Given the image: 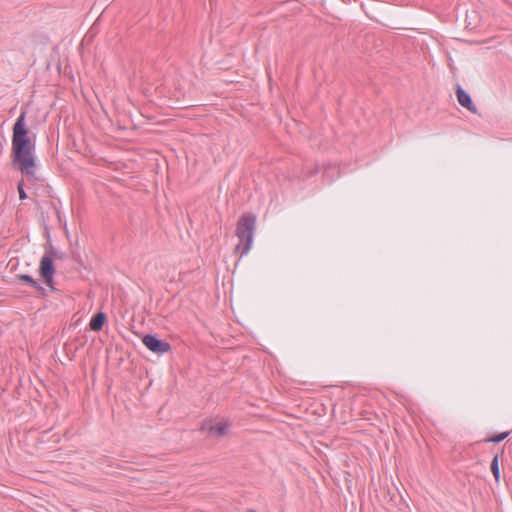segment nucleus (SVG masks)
<instances>
[{
    "label": "nucleus",
    "mask_w": 512,
    "mask_h": 512,
    "mask_svg": "<svg viewBox=\"0 0 512 512\" xmlns=\"http://www.w3.org/2000/svg\"><path fill=\"white\" fill-rule=\"evenodd\" d=\"M142 342L150 351L157 354L167 353L171 349V345L168 342L160 340L151 334L145 335L142 338Z\"/></svg>",
    "instance_id": "nucleus-4"
},
{
    "label": "nucleus",
    "mask_w": 512,
    "mask_h": 512,
    "mask_svg": "<svg viewBox=\"0 0 512 512\" xmlns=\"http://www.w3.org/2000/svg\"><path fill=\"white\" fill-rule=\"evenodd\" d=\"M491 471L495 477L496 481L500 479V469H499V461L498 456H495L491 461Z\"/></svg>",
    "instance_id": "nucleus-9"
},
{
    "label": "nucleus",
    "mask_w": 512,
    "mask_h": 512,
    "mask_svg": "<svg viewBox=\"0 0 512 512\" xmlns=\"http://www.w3.org/2000/svg\"><path fill=\"white\" fill-rule=\"evenodd\" d=\"M231 429V423L225 418H211L205 420L200 428L210 438H222L226 436Z\"/></svg>",
    "instance_id": "nucleus-3"
},
{
    "label": "nucleus",
    "mask_w": 512,
    "mask_h": 512,
    "mask_svg": "<svg viewBox=\"0 0 512 512\" xmlns=\"http://www.w3.org/2000/svg\"><path fill=\"white\" fill-rule=\"evenodd\" d=\"M33 144L28 137L25 125V113H21L13 126L12 153L13 163L28 180H36Z\"/></svg>",
    "instance_id": "nucleus-1"
},
{
    "label": "nucleus",
    "mask_w": 512,
    "mask_h": 512,
    "mask_svg": "<svg viewBox=\"0 0 512 512\" xmlns=\"http://www.w3.org/2000/svg\"><path fill=\"white\" fill-rule=\"evenodd\" d=\"M55 269L53 266V259L48 255H44L40 261V274L44 278L46 284L52 287L53 275Z\"/></svg>",
    "instance_id": "nucleus-5"
},
{
    "label": "nucleus",
    "mask_w": 512,
    "mask_h": 512,
    "mask_svg": "<svg viewBox=\"0 0 512 512\" xmlns=\"http://www.w3.org/2000/svg\"><path fill=\"white\" fill-rule=\"evenodd\" d=\"M17 189H18L20 200H25L27 198V194L24 190V182L23 181H20L18 183Z\"/></svg>",
    "instance_id": "nucleus-11"
},
{
    "label": "nucleus",
    "mask_w": 512,
    "mask_h": 512,
    "mask_svg": "<svg viewBox=\"0 0 512 512\" xmlns=\"http://www.w3.org/2000/svg\"><path fill=\"white\" fill-rule=\"evenodd\" d=\"M247 512H256V511H255V510H249V511H247Z\"/></svg>",
    "instance_id": "nucleus-12"
},
{
    "label": "nucleus",
    "mask_w": 512,
    "mask_h": 512,
    "mask_svg": "<svg viewBox=\"0 0 512 512\" xmlns=\"http://www.w3.org/2000/svg\"><path fill=\"white\" fill-rule=\"evenodd\" d=\"M255 227V215L251 213H244L239 218L235 232L239 239V243L235 247V253L243 256L249 252L253 243Z\"/></svg>",
    "instance_id": "nucleus-2"
},
{
    "label": "nucleus",
    "mask_w": 512,
    "mask_h": 512,
    "mask_svg": "<svg viewBox=\"0 0 512 512\" xmlns=\"http://www.w3.org/2000/svg\"><path fill=\"white\" fill-rule=\"evenodd\" d=\"M457 100L461 106L465 107L473 114H477V107L474 105L470 95L464 91L460 86L456 89Z\"/></svg>",
    "instance_id": "nucleus-6"
},
{
    "label": "nucleus",
    "mask_w": 512,
    "mask_h": 512,
    "mask_svg": "<svg viewBox=\"0 0 512 512\" xmlns=\"http://www.w3.org/2000/svg\"><path fill=\"white\" fill-rule=\"evenodd\" d=\"M19 280L22 282L36 288L37 290H43V288L38 284L36 280H34L30 275L21 274L18 276Z\"/></svg>",
    "instance_id": "nucleus-8"
},
{
    "label": "nucleus",
    "mask_w": 512,
    "mask_h": 512,
    "mask_svg": "<svg viewBox=\"0 0 512 512\" xmlns=\"http://www.w3.org/2000/svg\"><path fill=\"white\" fill-rule=\"evenodd\" d=\"M509 432L506 431V432H502L498 435H495L489 439H487L486 441L487 442H492V443H500L501 441H503L504 439H506L508 436H509Z\"/></svg>",
    "instance_id": "nucleus-10"
},
{
    "label": "nucleus",
    "mask_w": 512,
    "mask_h": 512,
    "mask_svg": "<svg viewBox=\"0 0 512 512\" xmlns=\"http://www.w3.org/2000/svg\"><path fill=\"white\" fill-rule=\"evenodd\" d=\"M105 320H106L105 313H103V312L96 313L92 317V319L89 323L90 329L93 331H100L103 328Z\"/></svg>",
    "instance_id": "nucleus-7"
}]
</instances>
